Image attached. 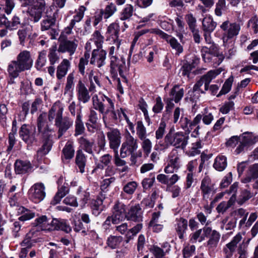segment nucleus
<instances>
[{
  "mask_svg": "<svg viewBox=\"0 0 258 258\" xmlns=\"http://www.w3.org/2000/svg\"><path fill=\"white\" fill-rule=\"evenodd\" d=\"M196 249L194 245H187L183 249V255L184 258H189L195 252Z\"/></svg>",
  "mask_w": 258,
  "mask_h": 258,
  "instance_id": "64",
  "label": "nucleus"
},
{
  "mask_svg": "<svg viewBox=\"0 0 258 258\" xmlns=\"http://www.w3.org/2000/svg\"><path fill=\"white\" fill-rule=\"evenodd\" d=\"M90 54L88 52H85L84 56L80 59L78 64L79 72L84 76L85 74V66L88 64Z\"/></svg>",
  "mask_w": 258,
  "mask_h": 258,
  "instance_id": "44",
  "label": "nucleus"
},
{
  "mask_svg": "<svg viewBox=\"0 0 258 258\" xmlns=\"http://www.w3.org/2000/svg\"><path fill=\"white\" fill-rule=\"evenodd\" d=\"M227 165V158L224 155H219L215 159L213 164L214 168L217 171H223Z\"/></svg>",
  "mask_w": 258,
  "mask_h": 258,
  "instance_id": "31",
  "label": "nucleus"
},
{
  "mask_svg": "<svg viewBox=\"0 0 258 258\" xmlns=\"http://www.w3.org/2000/svg\"><path fill=\"white\" fill-rule=\"evenodd\" d=\"M253 196V193L251 192L249 190L244 189L242 191L240 198L237 200V203L239 205H242Z\"/></svg>",
  "mask_w": 258,
  "mask_h": 258,
  "instance_id": "49",
  "label": "nucleus"
},
{
  "mask_svg": "<svg viewBox=\"0 0 258 258\" xmlns=\"http://www.w3.org/2000/svg\"><path fill=\"white\" fill-rule=\"evenodd\" d=\"M48 57L50 65H54L59 61V56L57 52L56 45L49 48Z\"/></svg>",
  "mask_w": 258,
  "mask_h": 258,
  "instance_id": "40",
  "label": "nucleus"
},
{
  "mask_svg": "<svg viewBox=\"0 0 258 258\" xmlns=\"http://www.w3.org/2000/svg\"><path fill=\"white\" fill-rule=\"evenodd\" d=\"M141 140L143 141L141 145L142 148L145 155L148 156L151 151L152 147V142L149 139L146 138V137H145L144 139Z\"/></svg>",
  "mask_w": 258,
  "mask_h": 258,
  "instance_id": "55",
  "label": "nucleus"
},
{
  "mask_svg": "<svg viewBox=\"0 0 258 258\" xmlns=\"http://www.w3.org/2000/svg\"><path fill=\"white\" fill-rule=\"evenodd\" d=\"M138 148L137 139L134 138L128 132L125 136V141L122 143L120 150V156L125 158L129 153L136 151Z\"/></svg>",
  "mask_w": 258,
  "mask_h": 258,
  "instance_id": "6",
  "label": "nucleus"
},
{
  "mask_svg": "<svg viewBox=\"0 0 258 258\" xmlns=\"http://www.w3.org/2000/svg\"><path fill=\"white\" fill-rule=\"evenodd\" d=\"M226 8V1L218 0V3L216 4V8L215 13L217 16H221L223 11Z\"/></svg>",
  "mask_w": 258,
  "mask_h": 258,
  "instance_id": "59",
  "label": "nucleus"
},
{
  "mask_svg": "<svg viewBox=\"0 0 258 258\" xmlns=\"http://www.w3.org/2000/svg\"><path fill=\"white\" fill-rule=\"evenodd\" d=\"M222 71L221 68L216 70H211L209 71L206 75H203L201 78L205 82V90L207 91L209 89V85L212 80L215 79Z\"/></svg>",
  "mask_w": 258,
  "mask_h": 258,
  "instance_id": "26",
  "label": "nucleus"
},
{
  "mask_svg": "<svg viewBox=\"0 0 258 258\" xmlns=\"http://www.w3.org/2000/svg\"><path fill=\"white\" fill-rule=\"evenodd\" d=\"M29 198L34 203H38L45 197V187L42 183L34 184L29 190Z\"/></svg>",
  "mask_w": 258,
  "mask_h": 258,
  "instance_id": "8",
  "label": "nucleus"
},
{
  "mask_svg": "<svg viewBox=\"0 0 258 258\" xmlns=\"http://www.w3.org/2000/svg\"><path fill=\"white\" fill-rule=\"evenodd\" d=\"M32 166L29 161L17 160L15 163V170L18 174H23L31 171Z\"/></svg>",
  "mask_w": 258,
  "mask_h": 258,
  "instance_id": "25",
  "label": "nucleus"
},
{
  "mask_svg": "<svg viewBox=\"0 0 258 258\" xmlns=\"http://www.w3.org/2000/svg\"><path fill=\"white\" fill-rule=\"evenodd\" d=\"M217 23L211 17L204 18L202 21V28L204 32H212L215 29Z\"/></svg>",
  "mask_w": 258,
  "mask_h": 258,
  "instance_id": "33",
  "label": "nucleus"
},
{
  "mask_svg": "<svg viewBox=\"0 0 258 258\" xmlns=\"http://www.w3.org/2000/svg\"><path fill=\"white\" fill-rule=\"evenodd\" d=\"M152 33L159 35L161 38L164 39L168 44H169L171 47L176 51V53L179 54L181 53L183 51L182 46L178 42L177 40L171 35H168L161 30L155 28L151 30Z\"/></svg>",
  "mask_w": 258,
  "mask_h": 258,
  "instance_id": "7",
  "label": "nucleus"
},
{
  "mask_svg": "<svg viewBox=\"0 0 258 258\" xmlns=\"http://www.w3.org/2000/svg\"><path fill=\"white\" fill-rule=\"evenodd\" d=\"M103 201L101 199H97L92 204V209L94 214L98 215L103 210Z\"/></svg>",
  "mask_w": 258,
  "mask_h": 258,
  "instance_id": "50",
  "label": "nucleus"
},
{
  "mask_svg": "<svg viewBox=\"0 0 258 258\" xmlns=\"http://www.w3.org/2000/svg\"><path fill=\"white\" fill-rule=\"evenodd\" d=\"M180 179V176L177 174L172 175H166L164 174H159L157 176V180L167 186V188L171 187Z\"/></svg>",
  "mask_w": 258,
  "mask_h": 258,
  "instance_id": "19",
  "label": "nucleus"
},
{
  "mask_svg": "<svg viewBox=\"0 0 258 258\" xmlns=\"http://www.w3.org/2000/svg\"><path fill=\"white\" fill-rule=\"evenodd\" d=\"M188 222L187 220L183 218L176 219L175 229L176 232L180 239H183L184 237V234L187 229Z\"/></svg>",
  "mask_w": 258,
  "mask_h": 258,
  "instance_id": "22",
  "label": "nucleus"
},
{
  "mask_svg": "<svg viewBox=\"0 0 258 258\" xmlns=\"http://www.w3.org/2000/svg\"><path fill=\"white\" fill-rule=\"evenodd\" d=\"M113 170L112 167H108L106 170L105 176L108 177L103 179L101 185V188L102 190L106 189L111 183L112 180V176Z\"/></svg>",
  "mask_w": 258,
  "mask_h": 258,
  "instance_id": "39",
  "label": "nucleus"
},
{
  "mask_svg": "<svg viewBox=\"0 0 258 258\" xmlns=\"http://www.w3.org/2000/svg\"><path fill=\"white\" fill-rule=\"evenodd\" d=\"M201 52H207L213 55H218L220 53L218 50V46L215 44H212L209 47L207 46H203L201 49Z\"/></svg>",
  "mask_w": 258,
  "mask_h": 258,
  "instance_id": "62",
  "label": "nucleus"
},
{
  "mask_svg": "<svg viewBox=\"0 0 258 258\" xmlns=\"http://www.w3.org/2000/svg\"><path fill=\"white\" fill-rule=\"evenodd\" d=\"M234 78L232 76L229 77L224 83L222 88L219 94L217 95V97H220L222 95L228 93L231 90L232 85L233 82Z\"/></svg>",
  "mask_w": 258,
  "mask_h": 258,
  "instance_id": "42",
  "label": "nucleus"
},
{
  "mask_svg": "<svg viewBox=\"0 0 258 258\" xmlns=\"http://www.w3.org/2000/svg\"><path fill=\"white\" fill-rule=\"evenodd\" d=\"M21 24V19L17 15H14L12 19L9 21L8 29L10 30H16Z\"/></svg>",
  "mask_w": 258,
  "mask_h": 258,
  "instance_id": "53",
  "label": "nucleus"
},
{
  "mask_svg": "<svg viewBox=\"0 0 258 258\" xmlns=\"http://www.w3.org/2000/svg\"><path fill=\"white\" fill-rule=\"evenodd\" d=\"M137 135L140 140L144 139L146 137L147 131L142 121H138L137 122Z\"/></svg>",
  "mask_w": 258,
  "mask_h": 258,
  "instance_id": "48",
  "label": "nucleus"
},
{
  "mask_svg": "<svg viewBox=\"0 0 258 258\" xmlns=\"http://www.w3.org/2000/svg\"><path fill=\"white\" fill-rule=\"evenodd\" d=\"M3 10L7 14L10 15L15 7V3L14 0H4Z\"/></svg>",
  "mask_w": 258,
  "mask_h": 258,
  "instance_id": "57",
  "label": "nucleus"
},
{
  "mask_svg": "<svg viewBox=\"0 0 258 258\" xmlns=\"http://www.w3.org/2000/svg\"><path fill=\"white\" fill-rule=\"evenodd\" d=\"M220 28L224 31L223 40V42L225 43L229 39H232L238 35L241 27L239 23H230L229 21H226L222 23Z\"/></svg>",
  "mask_w": 258,
  "mask_h": 258,
  "instance_id": "4",
  "label": "nucleus"
},
{
  "mask_svg": "<svg viewBox=\"0 0 258 258\" xmlns=\"http://www.w3.org/2000/svg\"><path fill=\"white\" fill-rule=\"evenodd\" d=\"M51 225L53 229L61 230L67 233L70 232L72 229L68 225L65 221H59L56 219H53L51 221Z\"/></svg>",
  "mask_w": 258,
  "mask_h": 258,
  "instance_id": "30",
  "label": "nucleus"
},
{
  "mask_svg": "<svg viewBox=\"0 0 258 258\" xmlns=\"http://www.w3.org/2000/svg\"><path fill=\"white\" fill-rule=\"evenodd\" d=\"M29 12L30 16L31 18L33 19V21L34 22H37L40 20L42 17V13L43 12L33 7H31Z\"/></svg>",
  "mask_w": 258,
  "mask_h": 258,
  "instance_id": "54",
  "label": "nucleus"
},
{
  "mask_svg": "<svg viewBox=\"0 0 258 258\" xmlns=\"http://www.w3.org/2000/svg\"><path fill=\"white\" fill-rule=\"evenodd\" d=\"M82 116L80 113H78L77 118L75 122V135H79L82 134L85 130L84 124L81 120Z\"/></svg>",
  "mask_w": 258,
  "mask_h": 258,
  "instance_id": "47",
  "label": "nucleus"
},
{
  "mask_svg": "<svg viewBox=\"0 0 258 258\" xmlns=\"http://www.w3.org/2000/svg\"><path fill=\"white\" fill-rule=\"evenodd\" d=\"M86 10V9L84 6H82L80 7L76 12V14L74 16L73 19L70 23L71 24V26H75L76 23H78L82 20L84 16V12Z\"/></svg>",
  "mask_w": 258,
  "mask_h": 258,
  "instance_id": "43",
  "label": "nucleus"
},
{
  "mask_svg": "<svg viewBox=\"0 0 258 258\" xmlns=\"http://www.w3.org/2000/svg\"><path fill=\"white\" fill-rule=\"evenodd\" d=\"M125 216V205L122 202L117 201L114 206V224L122 221Z\"/></svg>",
  "mask_w": 258,
  "mask_h": 258,
  "instance_id": "21",
  "label": "nucleus"
},
{
  "mask_svg": "<svg viewBox=\"0 0 258 258\" xmlns=\"http://www.w3.org/2000/svg\"><path fill=\"white\" fill-rule=\"evenodd\" d=\"M45 115L43 114H40L37 120V126L40 133H42L43 135L46 134L45 136L47 137L48 135V131H45Z\"/></svg>",
  "mask_w": 258,
  "mask_h": 258,
  "instance_id": "51",
  "label": "nucleus"
},
{
  "mask_svg": "<svg viewBox=\"0 0 258 258\" xmlns=\"http://www.w3.org/2000/svg\"><path fill=\"white\" fill-rule=\"evenodd\" d=\"M241 141L249 148L258 141V136L251 133H245L242 134Z\"/></svg>",
  "mask_w": 258,
  "mask_h": 258,
  "instance_id": "34",
  "label": "nucleus"
},
{
  "mask_svg": "<svg viewBox=\"0 0 258 258\" xmlns=\"http://www.w3.org/2000/svg\"><path fill=\"white\" fill-rule=\"evenodd\" d=\"M202 118V116L201 115V113L197 114L192 121H190L186 117L181 116L179 123L180 127L183 130L190 132L193 129L194 126H197L201 122Z\"/></svg>",
  "mask_w": 258,
  "mask_h": 258,
  "instance_id": "14",
  "label": "nucleus"
},
{
  "mask_svg": "<svg viewBox=\"0 0 258 258\" xmlns=\"http://www.w3.org/2000/svg\"><path fill=\"white\" fill-rule=\"evenodd\" d=\"M18 210V212L21 214V216L18 218V220L20 221L24 222L31 220L35 216L34 212L23 207H20Z\"/></svg>",
  "mask_w": 258,
  "mask_h": 258,
  "instance_id": "36",
  "label": "nucleus"
},
{
  "mask_svg": "<svg viewBox=\"0 0 258 258\" xmlns=\"http://www.w3.org/2000/svg\"><path fill=\"white\" fill-rule=\"evenodd\" d=\"M64 157L66 159H72L75 153L72 144L70 142H67L62 150Z\"/></svg>",
  "mask_w": 258,
  "mask_h": 258,
  "instance_id": "46",
  "label": "nucleus"
},
{
  "mask_svg": "<svg viewBox=\"0 0 258 258\" xmlns=\"http://www.w3.org/2000/svg\"><path fill=\"white\" fill-rule=\"evenodd\" d=\"M134 11V9L132 5H126L120 13V19L121 20H125L130 19L133 16Z\"/></svg>",
  "mask_w": 258,
  "mask_h": 258,
  "instance_id": "41",
  "label": "nucleus"
},
{
  "mask_svg": "<svg viewBox=\"0 0 258 258\" xmlns=\"http://www.w3.org/2000/svg\"><path fill=\"white\" fill-rule=\"evenodd\" d=\"M138 183L136 181H130L126 184L123 187V191L128 195H132L134 193Z\"/></svg>",
  "mask_w": 258,
  "mask_h": 258,
  "instance_id": "56",
  "label": "nucleus"
},
{
  "mask_svg": "<svg viewBox=\"0 0 258 258\" xmlns=\"http://www.w3.org/2000/svg\"><path fill=\"white\" fill-rule=\"evenodd\" d=\"M71 68V62L67 59H62L58 64L56 69V77L58 80H61L67 74L69 70Z\"/></svg>",
  "mask_w": 258,
  "mask_h": 258,
  "instance_id": "23",
  "label": "nucleus"
},
{
  "mask_svg": "<svg viewBox=\"0 0 258 258\" xmlns=\"http://www.w3.org/2000/svg\"><path fill=\"white\" fill-rule=\"evenodd\" d=\"M202 229H200L190 235V241L192 243H195L197 241L202 242L204 239V237L201 235Z\"/></svg>",
  "mask_w": 258,
  "mask_h": 258,
  "instance_id": "61",
  "label": "nucleus"
},
{
  "mask_svg": "<svg viewBox=\"0 0 258 258\" xmlns=\"http://www.w3.org/2000/svg\"><path fill=\"white\" fill-rule=\"evenodd\" d=\"M164 107V104L160 96L155 99V104L153 106L152 111L156 114L161 113Z\"/></svg>",
  "mask_w": 258,
  "mask_h": 258,
  "instance_id": "60",
  "label": "nucleus"
},
{
  "mask_svg": "<svg viewBox=\"0 0 258 258\" xmlns=\"http://www.w3.org/2000/svg\"><path fill=\"white\" fill-rule=\"evenodd\" d=\"M93 107L99 111L103 115V119L106 126L109 122V120L113 118V110L107 109L104 111V106L103 103L100 101L97 95L92 97Z\"/></svg>",
  "mask_w": 258,
  "mask_h": 258,
  "instance_id": "9",
  "label": "nucleus"
},
{
  "mask_svg": "<svg viewBox=\"0 0 258 258\" xmlns=\"http://www.w3.org/2000/svg\"><path fill=\"white\" fill-rule=\"evenodd\" d=\"M106 52L103 49H93L90 63L100 68L105 64Z\"/></svg>",
  "mask_w": 258,
  "mask_h": 258,
  "instance_id": "15",
  "label": "nucleus"
},
{
  "mask_svg": "<svg viewBox=\"0 0 258 258\" xmlns=\"http://www.w3.org/2000/svg\"><path fill=\"white\" fill-rule=\"evenodd\" d=\"M33 63L30 52L24 50L17 55L16 60H12L9 63L7 71L11 77L16 78L20 73L30 70Z\"/></svg>",
  "mask_w": 258,
  "mask_h": 258,
  "instance_id": "1",
  "label": "nucleus"
},
{
  "mask_svg": "<svg viewBox=\"0 0 258 258\" xmlns=\"http://www.w3.org/2000/svg\"><path fill=\"white\" fill-rule=\"evenodd\" d=\"M180 166V155L175 149H173L168 156L167 165L164 169L166 174L173 173Z\"/></svg>",
  "mask_w": 258,
  "mask_h": 258,
  "instance_id": "5",
  "label": "nucleus"
},
{
  "mask_svg": "<svg viewBox=\"0 0 258 258\" xmlns=\"http://www.w3.org/2000/svg\"><path fill=\"white\" fill-rule=\"evenodd\" d=\"M79 143L81 146L86 150L88 153H92V143L88 141L84 137H81L79 139Z\"/></svg>",
  "mask_w": 258,
  "mask_h": 258,
  "instance_id": "63",
  "label": "nucleus"
},
{
  "mask_svg": "<svg viewBox=\"0 0 258 258\" xmlns=\"http://www.w3.org/2000/svg\"><path fill=\"white\" fill-rule=\"evenodd\" d=\"M103 41V37L101 35L98 31H95L92 35V38L88 41L85 46V49L87 51H90L94 46H95L96 49H99L102 46Z\"/></svg>",
  "mask_w": 258,
  "mask_h": 258,
  "instance_id": "16",
  "label": "nucleus"
},
{
  "mask_svg": "<svg viewBox=\"0 0 258 258\" xmlns=\"http://www.w3.org/2000/svg\"><path fill=\"white\" fill-rule=\"evenodd\" d=\"M73 124V120L68 117H62L55 121V125L58 128V138H60L67 131Z\"/></svg>",
  "mask_w": 258,
  "mask_h": 258,
  "instance_id": "18",
  "label": "nucleus"
},
{
  "mask_svg": "<svg viewBox=\"0 0 258 258\" xmlns=\"http://www.w3.org/2000/svg\"><path fill=\"white\" fill-rule=\"evenodd\" d=\"M63 107L60 102H55L48 112V119L51 122L55 119L57 121L62 117Z\"/></svg>",
  "mask_w": 258,
  "mask_h": 258,
  "instance_id": "17",
  "label": "nucleus"
},
{
  "mask_svg": "<svg viewBox=\"0 0 258 258\" xmlns=\"http://www.w3.org/2000/svg\"><path fill=\"white\" fill-rule=\"evenodd\" d=\"M58 46V51L61 53L68 52L70 55H72L78 46V41L76 39L72 40L61 39Z\"/></svg>",
  "mask_w": 258,
  "mask_h": 258,
  "instance_id": "12",
  "label": "nucleus"
},
{
  "mask_svg": "<svg viewBox=\"0 0 258 258\" xmlns=\"http://www.w3.org/2000/svg\"><path fill=\"white\" fill-rule=\"evenodd\" d=\"M49 221L50 219H48L46 216L43 215L36 218L34 224L42 230H53L51 222Z\"/></svg>",
  "mask_w": 258,
  "mask_h": 258,
  "instance_id": "24",
  "label": "nucleus"
},
{
  "mask_svg": "<svg viewBox=\"0 0 258 258\" xmlns=\"http://www.w3.org/2000/svg\"><path fill=\"white\" fill-rule=\"evenodd\" d=\"M242 239V234L239 232L233 237L230 242L225 245L223 249L225 258H232L233 253L236 251V248L239 258H247L248 245L251 240V238H248L246 240H243L238 246L237 244Z\"/></svg>",
  "mask_w": 258,
  "mask_h": 258,
  "instance_id": "2",
  "label": "nucleus"
},
{
  "mask_svg": "<svg viewBox=\"0 0 258 258\" xmlns=\"http://www.w3.org/2000/svg\"><path fill=\"white\" fill-rule=\"evenodd\" d=\"M77 194L80 199V205L84 206L89 199L90 194L86 191H83L81 187H79Z\"/></svg>",
  "mask_w": 258,
  "mask_h": 258,
  "instance_id": "45",
  "label": "nucleus"
},
{
  "mask_svg": "<svg viewBox=\"0 0 258 258\" xmlns=\"http://www.w3.org/2000/svg\"><path fill=\"white\" fill-rule=\"evenodd\" d=\"M188 136L182 132L173 133L171 129L164 137V141H160L158 145L160 150H166L170 146L184 149L188 144Z\"/></svg>",
  "mask_w": 258,
  "mask_h": 258,
  "instance_id": "3",
  "label": "nucleus"
},
{
  "mask_svg": "<svg viewBox=\"0 0 258 258\" xmlns=\"http://www.w3.org/2000/svg\"><path fill=\"white\" fill-rule=\"evenodd\" d=\"M76 91L78 99L79 101L86 103L89 101L90 96L88 90L81 81H79L76 87Z\"/></svg>",
  "mask_w": 258,
  "mask_h": 258,
  "instance_id": "20",
  "label": "nucleus"
},
{
  "mask_svg": "<svg viewBox=\"0 0 258 258\" xmlns=\"http://www.w3.org/2000/svg\"><path fill=\"white\" fill-rule=\"evenodd\" d=\"M34 233V231H30L26 234L24 239L21 243V245L22 247L29 249L31 248L35 243L37 242L36 240L33 236Z\"/></svg>",
  "mask_w": 258,
  "mask_h": 258,
  "instance_id": "35",
  "label": "nucleus"
},
{
  "mask_svg": "<svg viewBox=\"0 0 258 258\" xmlns=\"http://www.w3.org/2000/svg\"><path fill=\"white\" fill-rule=\"evenodd\" d=\"M66 184L68 185V183H66ZM69 189L68 186L64 185L61 187H59L57 192L51 201V204L55 205L59 203L61 199L69 192Z\"/></svg>",
  "mask_w": 258,
  "mask_h": 258,
  "instance_id": "29",
  "label": "nucleus"
},
{
  "mask_svg": "<svg viewBox=\"0 0 258 258\" xmlns=\"http://www.w3.org/2000/svg\"><path fill=\"white\" fill-rule=\"evenodd\" d=\"M125 217L128 220L140 222L143 220V211L139 204L132 206Z\"/></svg>",
  "mask_w": 258,
  "mask_h": 258,
  "instance_id": "13",
  "label": "nucleus"
},
{
  "mask_svg": "<svg viewBox=\"0 0 258 258\" xmlns=\"http://www.w3.org/2000/svg\"><path fill=\"white\" fill-rule=\"evenodd\" d=\"M19 134L22 140L28 144L36 141V128L34 125L23 124Z\"/></svg>",
  "mask_w": 258,
  "mask_h": 258,
  "instance_id": "10",
  "label": "nucleus"
},
{
  "mask_svg": "<svg viewBox=\"0 0 258 258\" xmlns=\"http://www.w3.org/2000/svg\"><path fill=\"white\" fill-rule=\"evenodd\" d=\"M57 12L53 13L52 16L46 15L41 22V30L42 31H46L51 28L56 22V15Z\"/></svg>",
  "mask_w": 258,
  "mask_h": 258,
  "instance_id": "27",
  "label": "nucleus"
},
{
  "mask_svg": "<svg viewBox=\"0 0 258 258\" xmlns=\"http://www.w3.org/2000/svg\"><path fill=\"white\" fill-rule=\"evenodd\" d=\"M184 93L183 88L179 85H175L170 90L169 95L170 98L174 100L175 103H178L182 99Z\"/></svg>",
  "mask_w": 258,
  "mask_h": 258,
  "instance_id": "28",
  "label": "nucleus"
},
{
  "mask_svg": "<svg viewBox=\"0 0 258 258\" xmlns=\"http://www.w3.org/2000/svg\"><path fill=\"white\" fill-rule=\"evenodd\" d=\"M46 55L47 51L45 50H42L38 52L35 64V67L37 70H41L42 68L45 66L47 62Z\"/></svg>",
  "mask_w": 258,
  "mask_h": 258,
  "instance_id": "32",
  "label": "nucleus"
},
{
  "mask_svg": "<svg viewBox=\"0 0 258 258\" xmlns=\"http://www.w3.org/2000/svg\"><path fill=\"white\" fill-rule=\"evenodd\" d=\"M207 108H205L204 112L202 114H201V115L202 116V120L203 123L206 125H209L213 120L214 116L212 113L207 111Z\"/></svg>",
  "mask_w": 258,
  "mask_h": 258,
  "instance_id": "58",
  "label": "nucleus"
},
{
  "mask_svg": "<svg viewBox=\"0 0 258 258\" xmlns=\"http://www.w3.org/2000/svg\"><path fill=\"white\" fill-rule=\"evenodd\" d=\"M86 158L82 150H78L77 152L76 163L80 169L81 173L85 171Z\"/></svg>",
  "mask_w": 258,
  "mask_h": 258,
  "instance_id": "38",
  "label": "nucleus"
},
{
  "mask_svg": "<svg viewBox=\"0 0 258 258\" xmlns=\"http://www.w3.org/2000/svg\"><path fill=\"white\" fill-rule=\"evenodd\" d=\"M220 237V233L216 230H213L212 233L209 237V239L207 241L208 246L211 248L216 247L219 242Z\"/></svg>",
  "mask_w": 258,
  "mask_h": 258,
  "instance_id": "37",
  "label": "nucleus"
},
{
  "mask_svg": "<svg viewBox=\"0 0 258 258\" xmlns=\"http://www.w3.org/2000/svg\"><path fill=\"white\" fill-rule=\"evenodd\" d=\"M200 189L202 191L203 200L207 202L210 198V195L214 192V184L208 176H205L201 181Z\"/></svg>",
  "mask_w": 258,
  "mask_h": 258,
  "instance_id": "11",
  "label": "nucleus"
},
{
  "mask_svg": "<svg viewBox=\"0 0 258 258\" xmlns=\"http://www.w3.org/2000/svg\"><path fill=\"white\" fill-rule=\"evenodd\" d=\"M166 123L164 121H161L155 132V138L157 140L162 139L166 132Z\"/></svg>",
  "mask_w": 258,
  "mask_h": 258,
  "instance_id": "52",
  "label": "nucleus"
}]
</instances>
